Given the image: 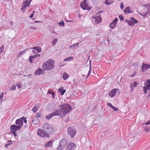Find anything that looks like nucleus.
I'll return each instance as SVG.
<instances>
[{"label":"nucleus","instance_id":"nucleus-1","mask_svg":"<svg viewBox=\"0 0 150 150\" xmlns=\"http://www.w3.org/2000/svg\"><path fill=\"white\" fill-rule=\"evenodd\" d=\"M61 107L60 111H59L60 116L62 117H64L65 115L68 113L71 109V108L70 105L68 104H65L62 105H60Z\"/></svg>","mask_w":150,"mask_h":150},{"label":"nucleus","instance_id":"nucleus-2","mask_svg":"<svg viewBox=\"0 0 150 150\" xmlns=\"http://www.w3.org/2000/svg\"><path fill=\"white\" fill-rule=\"evenodd\" d=\"M54 61L52 59H50L43 64L42 68L44 70H49L54 68Z\"/></svg>","mask_w":150,"mask_h":150},{"label":"nucleus","instance_id":"nucleus-3","mask_svg":"<svg viewBox=\"0 0 150 150\" xmlns=\"http://www.w3.org/2000/svg\"><path fill=\"white\" fill-rule=\"evenodd\" d=\"M42 129L44 131L48 133L49 135L54 131L53 128L48 123L44 124L42 126Z\"/></svg>","mask_w":150,"mask_h":150},{"label":"nucleus","instance_id":"nucleus-4","mask_svg":"<svg viewBox=\"0 0 150 150\" xmlns=\"http://www.w3.org/2000/svg\"><path fill=\"white\" fill-rule=\"evenodd\" d=\"M21 129V126H18L16 125H11L10 126L11 132L12 133L14 137L17 136L16 133L17 131L20 130Z\"/></svg>","mask_w":150,"mask_h":150},{"label":"nucleus","instance_id":"nucleus-5","mask_svg":"<svg viewBox=\"0 0 150 150\" xmlns=\"http://www.w3.org/2000/svg\"><path fill=\"white\" fill-rule=\"evenodd\" d=\"M37 133L38 135L42 138L45 137H49L50 135L49 134L45 132L41 129H39L37 131Z\"/></svg>","mask_w":150,"mask_h":150},{"label":"nucleus","instance_id":"nucleus-6","mask_svg":"<svg viewBox=\"0 0 150 150\" xmlns=\"http://www.w3.org/2000/svg\"><path fill=\"white\" fill-rule=\"evenodd\" d=\"M67 143V141L65 139H62L57 147V150H61L65 146Z\"/></svg>","mask_w":150,"mask_h":150},{"label":"nucleus","instance_id":"nucleus-7","mask_svg":"<svg viewBox=\"0 0 150 150\" xmlns=\"http://www.w3.org/2000/svg\"><path fill=\"white\" fill-rule=\"evenodd\" d=\"M67 132L68 134H69L71 138L74 137L76 133V131L75 130L74 127H69L67 129Z\"/></svg>","mask_w":150,"mask_h":150},{"label":"nucleus","instance_id":"nucleus-8","mask_svg":"<svg viewBox=\"0 0 150 150\" xmlns=\"http://www.w3.org/2000/svg\"><path fill=\"white\" fill-rule=\"evenodd\" d=\"M150 90V81L149 79L144 83V86L143 87V90L145 94L147 92V89Z\"/></svg>","mask_w":150,"mask_h":150},{"label":"nucleus","instance_id":"nucleus-9","mask_svg":"<svg viewBox=\"0 0 150 150\" xmlns=\"http://www.w3.org/2000/svg\"><path fill=\"white\" fill-rule=\"evenodd\" d=\"M81 8L83 10H89L91 7L89 6L86 2V0H84L80 4Z\"/></svg>","mask_w":150,"mask_h":150},{"label":"nucleus","instance_id":"nucleus-10","mask_svg":"<svg viewBox=\"0 0 150 150\" xmlns=\"http://www.w3.org/2000/svg\"><path fill=\"white\" fill-rule=\"evenodd\" d=\"M76 147L75 144L74 143L71 142L67 144L66 147V150H74Z\"/></svg>","mask_w":150,"mask_h":150},{"label":"nucleus","instance_id":"nucleus-11","mask_svg":"<svg viewBox=\"0 0 150 150\" xmlns=\"http://www.w3.org/2000/svg\"><path fill=\"white\" fill-rule=\"evenodd\" d=\"M30 3L31 2L28 1L27 0H25L22 4V6L21 8V10L23 11H24L26 7L30 5Z\"/></svg>","mask_w":150,"mask_h":150},{"label":"nucleus","instance_id":"nucleus-12","mask_svg":"<svg viewBox=\"0 0 150 150\" xmlns=\"http://www.w3.org/2000/svg\"><path fill=\"white\" fill-rule=\"evenodd\" d=\"M59 115L60 113L59 111L58 110H57L55 111L54 112L50 114L49 115L46 116V118L48 120H49L53 116H54Z\"/></svg>","mask_w":150,"mask_h":150},{"label":"nucleus","instance_id":"nucleus-13","mask_svg":"<svg viewBox=\"0 0 150 150\" xmlns=\"http://www.w3.org/2000/svg\"><path fill=\"white\" fill-rule=\"evenodd\" d=\"M150 68V65H148L147 64H145L144 63L142 64V71L144 72L148 69Z\"/></svg>","mask_w":150,"mask_h":150},{"label":"nucleus","instance_id":"nucleus-14","mask_svg":"<svg viewBox=\"0 0 150 150\" xmlns=\"http://www.w3.org/2000/svg\"><path fill=\"white\" fill-rule=\"evenodd\" d=\"M138 21L134 19V18H132L130 21H128V24L130 26H133L134 24L137 23Z\"/></svg>","mask_w":150,"mask_h":150},{"label":"nucleus","instance_id":"nucleus-15","mask_svg":"<svg viewBox=\"0 0 150 150\" xmlns=\"http://www.w3.org/2000/svg\"><path fill=\"white\" fill-rule=\"evenodd\" d=\"M118 20L117 18H115L113 21L110 24V27L111 29H113L115 26Z\"/></svg>","mask_w":150,"mask_h":150},{"label":"nucleus","instance_id":"nucleus-16","mask_svg":"<svg viewBox=\"0 0 150 150\" xmlns=\"http://www.w3.org/2000/svg\"><path fill=\"white\" fill-rule=\"evenodd\" d=\"M117 91V89H114L110 91L109 93V96L111 97H114L116 94Z\"/></svg>","mask_w":150,"mask_h":150},{"label":"nucleus","instance_id":"nucleus-17","mask_svg":"<svg viewBox=\"0 0 150 150\" xmlns=\"http://www.w3.org/2000/svg\"><path fill=\"white\" fill-rule=\"evenodd\" d=\"M44 73V70L40 68H38L35 72V74L36 75H40Z\"/></svg>","mask_w":150,"mask_h":150},{"label":"nucleus","instance_id":"nucleus-18","mask_svg":"<svg viewBox=\"0 0 150 150\" xmlns=\"http://www.w3.org/2000/svg\"><path fill=\"white\" fill-rule=\"evenodd\" d=\"M95 19V22L96 24L100 23L101 21V18L100 16H98V17L94 18Z\"/></svg>","mask_w":150,"mask_h":150},{"label":"nucleus","instance_id":"nucleus-19","mask_svg":"<svg viewBox=\"0 0 150 150\" xmlns=\"http://www.w3.org/2000/svg\"><path fill=\"white\" fill-rule=\"evenodd\" d=\"M16 124L18 125V126H21V128L22 126L23 125V121L21 119H17L16 121Z\"/></svg>","mask_w":150,"mask_h":150},{"label":"nucleus","instance_id":"nucleus-20","mask_svg":"<svg viewBox=\"0 0 150 150\" xmlns=\"http://www.w3.org/2000/svg\"><path fill=\"white\" fill-rule=\"evenodd\" d=\"M58 91L60 93L61 95H62L66 92V90H64L63 87L62 86L58 89Z\"/></svg>","mask_w":150,"mask_h":150},{"label":"nucleus","instance_id":"nucleus-21","mask_svg":"<svg viewBox=\"0 0 150 150\" xmlns=\"http://www.w3.org/2000/svg\"><path fill=\"white\" fill-rule=\"evenodd\" d=\"M40 105L38 103H37L35 105V106L32 109V110L35 112L40 108Z\"/></svg>","mask_w":150,"mask_h":150},{"label":"nucleus","instance_id":"nucleus-22","mask_svg":"<svg viewBox=\"0 0 150 150\" xmlns=\"http://www.w3.org/2000/svg\"><path fill=\"white\" fill-rule=\"evenodd\" d=\"M53 142L52 140L47 142L45 145V147H48L49 146H51L52 145Z\"/></svg>","mask_w":150,"mask_h":150},{"label":"nucleus","instance_id":"nucleus-23","mask_svg":"<svg viewBox=\"0 0 150 150\" xmlns=\"http://www.w3.org/2000/svg\"><path fill=\"white\" fill-rule=\"evenodd\" d=\"M137 83L136 81H134L133 84H131L130 88L131 91H133L135 87H136L137 86Z\"/></svg>","mask_w":150,"mask_h":150},{"label":"nucleus","instance_id":"nucleus-24","mask_svg":"<svg viewBox=\"0 0 150 150\" xmlns=\"http://www.w3.org/2000/svg\"><path fill=\"white\" fill-rule=\"evenodd\" d=\"M130 8L128 7L124 10V11L125 14H127L132 13V11L130 9Z\"/></svg>","mask_w":150,"mask_h":150},{"label":"nucleus","instance_id":"nucleus-25","mask_svg":"<svg viewBox=\"0 0 150 150\" xmlns=\"http://www.w3.org/2000/svg\"><path fill=\"white\" fill-rule=\"evenodd\" d=\"M39 122V120L38 118H35L32 121V124L34 125H37Z\"/></svg>","mask_w":150,"mask_h":150},{"label":"nucleus","instance_id":"nucleus-26","mask_svg":"<svg viewBox=\"0 0 150 150\" xmlns=\"http://www.w3.org/2000/svg\"><path fill=\"white\" fill-rule=\"evenodd\" d=\"M31 49H35L36 50H37V52H40L41 51V47H35L32 48H31Z\"/></svg>","mask_w":150,"mask_h":150},{"label":"nucleus","instance_id":"nucleus-27","mask_svg":"<svg viewBox=\"0 0 150 150\" xmlns=\"http://www.w3.org/2000/svg\"><path fill=\"white\" fill-rule=\"evenodd\" d=\"M27 49H25L23 51H20L18 54V56H20L22 55L23 54L25 53L26 52Z\"/></svg>","mask_w":150,"mask_h":150},{"label":"nucleus","instance_id":"nucleus-28","mask_svg":"<svg viewBox=\"0 0 150 150\" xmlns=\"http://www.w3.org/2000/svg\"><path fill=\"white\" fill-rule=\"evenodd\" d=\"M69 76V75L66 73H64L63 76V78L65 80H66L68 78Z\"/></svg>","mask_w":150,"mask_h":150},{"label":"nucleus","instance_id":"nucleus-29","mask_svg":"<svg viewBox=\"0 0 150 150\" xmlns=\"http://www.w3.org/2000/svg\"><path fill=\"white\" fill-rule=\"evenodd\" d=\"M73 57H69L67 58L64 59V61H65L71 60L73 59Z\"/></svg>","mask_w":150,"mask_h":150},{"label":"nucleus","instance_id":"nucleus-30","mask_svg":"<svg viewBox=\"0 0 150 150\" xmlns=\"http://www.w3.org/2000/svg\"><path fill=\"white\" fill-rule=\"evenodd\" d=\"M144 129L146 132H149L150 131V128L148 126L145 127Z\"/></svg>","mask_w":150,"mask_h":150},{"label":"nucleus","instance_id":"nucleus-31","mask_svg":"<svg viewBox=\"0 0 150 150\" xmlns=\"http://www.w3.org/2000/svg\"><path fill=\"white\" fill-rule=\"evenodd\" d=\"M42 114L40 112H38L36 114V118H38L40 117L41 116Z\"/></svg>","mask_w":150,"mask_h":150},{"label":"nucleus","instance_id":"nucleus-32","mask_svg":"<svg viewBox=\"0 0 150 150\" xmlns=\"http://www.w3.org/2000/svg\"><path fill=\"white\" fill-rule=\"evenodd\" d=\"M57 41V38L54 39L52 42V45H54Z\"/></svg>","mask_w":150,"mask_h":150},{"label":"nucleus","instance_id":"nucleus-33","mask_svg":"<svg viewBox=\"0 0 150 150\" xmlns=\"http://www.w3.org/2000/svg\"><path fill=\"white\" fill-rule=\"evenodd\" d=\"M4 50V46L3 45L1 47H0V53L2 52Z\"/></svg>","mask_w":150,"mask_h":150},{"label":"nucleus","instance_id":"nucleus-34","mask_svg":"<svg viewBox=\"0 0 150 150\" xmlns=\"http://www.w3.org/2000/svg\"><path fill=\"white\" fill-rule=\"evenodd\" d=\"M35 57H34L33 56H30V57L29 58V61L30 62H32V59L34 58Z\"/></svg>","mask_w":150,"mask_h":150},{"label":"nucleus","instance_id":"nucleus-35","mask_svg":"<svg viewBox=\"0 0 150 150\" xmlns=\"http://www.w3.org/2000/svg\"><path fill=\"white\" fill-rule=\"evenodd\" d=\"M79 44V43H77L76 44H74L70 46V47L73 48V47H75V46H76V45H78Z\"/></svg>","mask_w":150,"mask_h":150},{"label":"nucleus","instance_id":"nucleus-36","mask_svg":"<svg viewBox=\"0 0 150 150\" xmlns=\"http://www.w3.org/2000/svg\"><path fill=\"white\" fill-rule=\"evenodd\" d=\"M26 117H23L21 118V120H23V121H24V122L25 123H26L27 122V120H26Z\"/></svg>","mask_w":150,"mask_h":150},{"label":"nucleus","instance_id":"nucleus-37","mask_svg":"<svg viewBox=\"0 0 150 150\" xmlns=\"http://www.w3.org/2000/svg\"><path fill=\"white\" fill-rule=\"evenodd\" d=\"M124 6L123 4V2L121 3L120 4V7L121 9H123L124 8Z\"/></svg>","mask_w":150,"mask_h":150},{"label":"nucleus","instance_id":"nucleus-38","mask_svg":"<svg viewBox=\"0 0 150 150\" xmlns=\"http://www.w3.org/2000/svg\"><path fill=\"white\" fill-rule=\"evenodd\" d=\"M59 25H62L64 26V22H63V21H62L59 23Z\"/></svg>","mask_w":150,"mask_h":150},{"label":"nucleus","instance_id":"nucleus-39","mask_svg":"<svg viewBox=\"0 0 150 150\" xmlns=\"http://www.w3.org/2000/svg\"><path fill=\"white\" fill-rule=\"evenodd\" d=\"M7 142L8 143V144H9V145L12 144V141L11 140H8L7 141Z\"/></svg>","mask_w":150,"mask_h":150},{"label":"nucleus","instance_id":"nucleus-40","mask_svg":"<svg viewBox=\"0 0 150 150\" xmlns=\"http://www.w3.org/2000/svg\"><path fill=\"white\" fill-rule=\"evenodd\" d=\"M119 17L120 20H124V17L121 15H119Z\"/></svg>","mask_w":150,"mask_h":150},{"label":"nucleus","instance_id":"nucleus-41","mask_svg":"<svg viewBox=\"0 0 150 150\" xmlns=\"http://www.w3.org/2000/svg\"><path fill=\"white\" fill-rule=\"evenodd\" d=\"M112 108L113 110L114 111H117L118 110V109H117L116 107H114L113 106Z\"/></svg>","mask_w":150,"mask_h":150},{"label":"nucleus","instance_id":"nucleus-42","mask_svg":"<svg viewBox=\"0 0 150 150\" xmlns=\"http://www.w3.org/2000/svg\"><path fill=\"white\" fill-rule=\"evenodd\" d=\"M136 72H134L132 74V75H131V76L133 77V76H134L136 74Z\"/></svg>","mask_w":150,"mask_h":150},{"label":"nucleus","instance_id":"nucleus-43","mask_svg":"<svg viewBox=\"0 0 150 150\" xmlns=\"http://www.w3.org/2000/svg\"><path fill=\"white\" fill-rule=\"evenodd\" d=\"M91 68H90L89 71H88V73L87 76V77H86L87 78L88 77V76L90 75V73L91 72Z\"/></svg>","mask_w":150,"mask_h":150},{"label":"nucleus","instance_id":"nucleus-44","mask_svg":"<svg viewBox=\"0 0 150 150\" xmlns=\"http://www.w3.org/2000/svg\"><path fill=\"white\" fill-rule=\"evenodd\" d=\"M16 86L19 89L21 87V85L19 83H17L16 84Z\"/></svg>","mask_w":150,"mask_h":150},{"label":"nucleus","instance_id":"nucleus-45","mask_svg":"<svg viewBox=\"0 0 150 150\" xmlns=\"http://www.w3.org/2000/svg\"><path fill=\"white\" fill-rule=\"evenodd\" d=\"M107 105L108 106H110L111 108H112L113 106L112 105V104L110 103H108Z\"/></svg>","mask_w":150,"mask_h":150},{"label":"nucleus","instance_id":"nucleus-46","mask_svg":"<svg viewBox=\"0 0 150 150\" xmlns=\"http://www.w3.org/2000/svg\"><path fill=\"white\" fill-rule=\"evenodd\" d=\"M11 89L12 90H15V89H16V86H12V87H11Z\"/></svg>","mask_w":150,"mask_h":150},{"label":"nucleus","instance_id":"nucleus-47","mask_svg":"<svg viewBox=\"0 0 150 150\" xmlns=\"http://www.w3.org/2000/svg\"><path fill=\"white\" fill-rule=\"evenodd\" d=\"M146 125H147L149 124H150V120L147 121L146 122L144 123Z\"/></svg>","mask_w":150,"mask_h":150},{"label":"nucleus","instance_id":"nucleus-48","mask_svg":"<svg viewBox=\"0 0 150 150\" xmlns=\"http://www.w3.org/2000/svg\"><path fill=\"white\" fill-rule=\"evenodd\" d=\"M105 4H107L109 5V3L108 1L107 0H106L105 2Z\"/></svg>","mask_w":150,"mask_h":150},{"label":"nucleus","instance_id":"nucleus-49","mask_svg":"<svg viewBox=\"0 0 150 150\" xmlns=\"http://www.w3.org/2000/svg\"><path fill=\"white\" fill-rule=\"evenodd\" d=\"M53 92H52L51 91V90H49L48 91V92H47V93L48 94H52V93H53Z\"/></svg>","mask_w":150,"mask_h":150},{"label":"nucleus","instance_id":"nucleus-50","mask_svg":"<svg viewBox=\"0 0 150 150\" xmlns=\"http://www.w3.org/2000/svg\"><path fill=\"white\" fill-rule=\"evenodd\" d=\"M34 57H39L40 56V54H38L33 56Z\"/></svg>","mask_w":150,"mask_h":150},{"label":"nucleus","instance_id":"nucleus-51","mask_svg":"<svg viewBox=\"0 0 150 150\" xmlns=\"http://www.w3.org/2000/svg\"><path fill=\"white\" fill-rule=\"evenodd\" d=\"M52 98H55L54 97V95H55V94H54V93H52Z\"/></svg>","mask_w":150,"mask_h":150},{"label":"nucleus","instance_id":"nucleus-52","mask_svg":"<svg viewBox=\"0 0 150 150\" xmlns=\"http://www.w3.org/2000/svg\"><path fill=\"white\" fill-rule=\"evenodd\" d=\"M9 145V144H8V143H7L5 145V147H8V146Z\"/></svg>","mask_w":150,"mask_h":150},{"label":"nucleus","instance_id":"nucleus-53","mask_svg":"<svg viewBox=\"0 0 150 150\" xmlns=\"http://www.w3.org/2000/svg\"><path fill=\"white\" fill-rule=\"evenodd\" d=\"M33 14H31V15L29 17H30V18H32L33 17Z\"/></svg>","mask_w":150,"mask_h":150},{"label":"nucleus","instance_id":"nucleus-54","mask_svg":"<svg viewBox=\"0 0 150 150\" xmlns=\"http://www.w3.org/2000/svg\"><path fill=\"white\" fill-rule=\"evenodd\" d=\"M27 1H28L31 2V1L33 0H27Z\"/></svg>","mask_w":150,"mask_h":150},{"label":"nucleus","instance_id":"nucleus-55","mask_svg":"<svg viewBox=\"0 0 150 150\" xmlns=\"http://www.w3.org/2000/svg\"><path fill=\"white\" fill-rule=\"evenodd\" d=\"M35 12V11H33V14Z\"/></svg>","mask_w":150,"mask_h":150},{"label":"nucleus","instance_id":"nucleus-56","mask_svg":"<svg viewBox=\"0 0 150 150\" xmlns=\"http://www.w3.org/2000/svg\"><path fill=\"white\" fill-rule=\"evenodd\" d=\"M102 12V11H100V12H99L98 13H100V12Z\"/></svg>","mask_w":150,"mask_h":150},{"label":"nucleus","instance_id":"nucleus-57","mask_svg":"<svg viewBox=\"0 0 150 150\" xmlns=\"http://www.w3.org/2000/svg\"><path fill=\"white\" fill-rule=\"evenodd\" d=\"M34 50H33V52H34Z\"/></svg>","mask_w":150,"mask_h":150}]
</instances>
